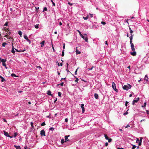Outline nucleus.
<instances>
[{"mask_svg":"<svg viewBox=\"0 0 149 149\" xmlns=\"http://www.w3.org/2000/svg\"><path fill=\"white\" fill-rule=\"evenodd\" d=\"M105 44L108 45L107 41H105Z\"/></svg>","mask_w":149,"mask_h":149,"instance_id":"obj_59","label":"nucleus"},{"mask_svg":"<svg viewBox=\"0 0 149 149\" xmlns=\"http://www.w3.org/2000/svg\"><path fill=\"white\" fill-rule=\"evenodd\" d=\"M61 92H58V95L60 97H61Z\"/></svg>","mask_w":149,"mask_h":149,"instance_id":"obj_47","label":"nucleus"},{"mask_svg":"<svg viewBox=\"0 0 149 149\" xmlns=\"http://www.w3.org/2000/svg\"><path fill=\"white\" fill-rule=\"evenodd\" d=\"M68 4H70L71 6L72 5V4H73L72 3H70V2H68Z\"/></svg>","mask_w":149,"mask_h":149,"instance_id":"obj_62","label":"nucleus"},{"mask_svg":"<svg viewBox=\"0 0 149 149\" xmlns=\"http://www.w3.org/2000/svg\"><path fill=\"white\" fill-rule=\"evenodd\" d=\"M129 29H130V34H132V33H133V31H132L130 27L129 28Z\"/></svg>","mask_w":149,"mask_h":149,"instance_id":"obj_27","label":"nucleus"},{"mask_svg":"<svg viewBox=\"0 0 149 149\" xmlns=\"http://www.w3.org/2000/svg\"><path fill=\"white\" fill-rule=\"evenodd\" d=\"M133 52H131L130 54L131 55L133 56H135L136 55V52L135 51H132Z\"/></svg>","mask_w":149,"mask_h":149,"instance_id":"obj_13","label":"nucleus"},{"mask_svg":"<svg viewBox=\"0 0 149 149\" xmlns=\"http://www.w3.org/2000/svg\"><path fill=\"white\" fill-rule=\"evenodd\" d=\"M18 34L20 35V37H22V32L21 31H19L18 32Z\"/></svg>","mask_w":149,"mask_h":149,"instance_id":"obj_23","label":"nucleus"},{"mask_svg":"<svg viewBox=\"0 0 149 149\" xmlns=\"http://www.w3.org/2000/svg\"><path fill=\"white\" fill-rule=\"evenodd\" d=\"M2 65H3V66H5V68H7V67H6V63H3Z\"/></svg>","mask_w":149,"mask_h":149,"instance_id":"obj_38","label":"nucleus"},{"mask_svg":"<svg viewBox=\"0 0 149 149\" xmlns=\"http://www.w3.org/2000/svg\"><path fill=\"white\" fill-rule=\"evenodd\" d=\"M7 45V43L6 42H4L2 43V45L3 47H5L6 45Z\"/></svg>","mask_w":149,"mask_h":149,"instance_id":"obj_28","label":"nucleus"},{"mask_svg":"<svg viewBox=\"0 0 149 149\" xmlns=\"http://www.w3.org/2000/svg\"><path fill=\"white\" fill-rule=\"evenodd\" d=\"M47 94L49 95H52L51 91L50 90H49L47 91Z\"/></svg>","mask_w":149,"mask_h":149,"instance_id":"obj_19","label":"nucleus"},{"mask_svg":"<svg viewBox=\"0 0 149 149\" xmlns=\"http://www.w3.org/2000/svg\"><path fill=\"white\" fill-rule=\"evenodd\" d=\"M8 22H6L5 23V24H4V26H8Z\"/></svg>","mask_w":149,"mask_h":149,"instance_id":"obj_50","label":"nucleus"},{"mask_svg":"<svg viewBox=\"0 0 149 149\" xmlns=\"http://www.w3.org/2000/svg\"><path fill=\"white\" fill-rule=\"evenodd\" d=\"M108 142H111L112 141V139H108Z\"/></svg>","mask_w":149,"mask_h":149,"instance_id":"obj_49","label":"nucleus"},{"mask_svg":"<svg viewBox=\"0 0 149 149\" xmlns=\"http://www.w3.org/2000/svg\"><path fill=\"white\" fill-rule=\"evenodd\" d=\"M131 44V47L132 50V51H135V49L134 48V44L132 42V43H130Z\"/></svg>","mask_w":149,"mask_h":149,"instance_id":"obj_8","label":"nucleus"},{"mask_svg":"<svg viewBox=\"0 0 149 149\" xmlns=\"http://www.w3.org/2000/svg\"><path fill=\"white\" fill-rule=\"evenodd\" d=\"M51 2H52V4H53V5L55 6V3L53 2V0H52L51 1Z\"/></svg>","mask_w":149,"mask_h":149,"instance_id":"obj_51","label":"nucleus"},{"mask_svg":"<svg viewBox=\"0 0 149 149\" xmlns=\"http://www.w3.org/2000/svg\"><path fill=\"white\" fill-rule=\"evenodd\" d=\"M139 141V146H141V145L142 140L140 139Z\"/></svg>","mask_w":149,"mask_h":149,"instance_id":"obj_32","label":"nucleus"},{"mask_svg":"<svg viewBox=\"0 0 149 149\" xmlns=\"http://www.w3.org/2000/svg\"><path fill=\"white\" fill-rule=\"evenodd\" d=\"M45 41H42L40 44H41V47H42L44 45V44H45Z\"/></svg>","mask_w":149,"mask_h":149,"instance_id":"obj_22","label":"nucleus"},{"mask_svg":"<svg viewBox=\"0 0 149 149\" xmlns=\"http://www.w3.org/2000/svg\"><path fill=\"white\" fill-rule=\"evenodd\" d=\"M54 127H50L49 130L53 131L54 130Z\"/></svg>","mask_w":149,"mask_h":149,"instance_id":"obj_44","label":"nucleus"},{"mask_svg":"<svg viewBox=\"0 0 149 149\" xmlns=\"http://www.w3.org/2000/svg\"><path fill=\"white\" fill-rule=\"evenodd\" d=\"M78 80H79L78 79V78H77L75 80V82H77V81H78Z\"/></svg>","mask_w":149,"mask_h":149,"instance_id":"obj_57","label":"nucleus"},{"mask_svg":"<svg viewBox=\"0 0 149 149\" xmlns=\"http://www.w3.org/2000/svg\"><path fill=\"white\" fill-rule=\"evenodd\" d=\"M76 54H80L81 52L80 51L77 50V49H76Z\"/></svg>","mask_w":149,"mask_h":149,"instance_id":"obj_20","label":"nucleus"},{"mask_svg":"<svg viewBox=\"0 0 149 149\" xmlns=\"http://www.w3.org/2000/svg\"><path fill=\"white\" fill-rule=\"evenodd\" d=\"M101 23L103 25H105L106 24V23L105 22H103V21L101 22Z\"/></svg>","mask_w":149,"mask_h":149,"instance_id":"obj_41","label":"nucleus"},{"mask_svg":"<svg viewBox=\"0 0 149 149\" xmlns=\"http://www.w3.org/2000/svg\"><path fill=\"white\" fill-rule=\"evenodd\" d=\"M14 146L17 149H21L20 146H17L16 145H14Z\"/></svg>","mask_w":149,"mask_h":149,"instance_id":"obj_17","label":"nucleus"},{"mask_svg":"<svg viewBox=\"0 0 149 149\" xmlns=\"http://www.w3.org/2000/svg\"><path fill=\"white\" fill-rule=\"evenodd\" d=\"M24 38L25 39H26V40H27V41L29 42V43H30L31 42V41L29 40L27 36H26V35H25L24 36Z\"/></svg>","mask_w":149,"mask_h":149,"instance_id":"obj_10","label":"nucleus"},{"mask_svg":"<svg viewBox=\"0 0 149 149\" xmlns=\"http://www.w3.org/2000/svg\"><path fill=\"white\" fill-rule=\"evenodd\" d=\"M133 36H134L132 34H131V36L130 37V43H132V40L133 37Z\"/></svg>","mask_w":149,"mask_h":149,"instance_id":"obj_12","label":"nucleus"},{"mask_svg":"<svg viewBox=\"0 0 149 149\" xmlns=\"http://www.w3.org/2000/svg\"><path fill=\"white\" fill-rule=\"evenodd\" d=\"M78 69V68L77 70H76L75 72V75H76L77 74V70Z\"/></svg>","mask_w":149,"mask_h":149,"instance_id":"obj_54","label":"nucleus"},{"mask_svg":"<svg viewBox=\"0 0 149 149\" xmlns=\"http://www.w3.org/2000/svg\"><path fill=\"white\" fill-rule=\"evenodd\" d=\"M4 31H5V32H6V33H3V34L4 35V37H6L7 38H8V35H10L11 33L10 31H9V30L8 29H6V28H4L3 29Z\"/></svg>","mask_w":149,"mask_h":149,"instance_id":"obj_1","label":"nucleus"},{"mask_svg":"<svg viewBox=\"0 0 149 149\" xmlns=\"http://www.w3.org/2000/svg\"><path fill=\"white\" fill-rule=\"evenodd\" d=\"M130 127V126L129 125H127L125 127V128H127L129 127Z\"/></svg>","mask_w":149,"mask_h":149,"instance_id":"obj_55","label":"nucleus"},{"mask_svg":"<svg viewBox=\"0 0 149 149\" xmlns=\"http://www.w3.org/2000/svg\"><path fill=\"white\" fill-rule=\"evenodd\" d=\"M31 126L33 127V123L32 122H31Z\"/></svg>","mask_w":149,"mask_h":149,"instance_id":"obj_45","label":"nucleus"},{"mask_svg":"<svg viewBox=\"0 0 149 149\" xmlns=\"http://www.w3.org/2000/svg\"><path fill=\"white\" fill-rule=\"evenodd\" d=\"M14 44L13 43L12 44V49L11 51V52L13 54H14L15 53V51L14 50L15 49V48L14 46Z\"/></svg>","mask_w":149,"mask_h":149,"instance_id":"obj_6","label":"nucleus"},{"mask_svg":"<svg viewBox=\"0 0 149 149\" xmlns=\"http://www.w3.org/2000/svg\"><path fill=\"white\" fill-rule=\"evenodd\" d=\"M47 8L46 7H45L44 8V11H47Z\"/></svg>","mask_w":149,"mask_h":149,"instance_id":"obj_52","label":"nucleus"},{"mask_svg":"<svg viewBox=\"0 0 149 149\" xmlns=\"http://www.w3.org/2000/svg\"><path fill=\"white\" fill-rule=\"evenodd\" d=\"M35 27L36 29H38L39 28V24H36L35 25Z\"/></svg>","mask_w":149,"mask_h":149,"instance_id":"obj_34","label":"nucleus"},{"mask_svg":"<svg viewBox=\"0 0 149 149\" xmlns=\"http://www.w3.org/2000/svg\"><path fill=\"white\" fill-rule=\"evenodd\" d=\"M64 139H61V143L63 144V143H64Z\"/></svg>","mask_w":149,"mask_h":149,"instance_id":"obj_42","label":"nucleus"},{"mask_svg":"<svg viewBox=\"0 0 149 149\" xmlns=\"http://www.w3.org/2000/svg\"><path fill=\"white\" fill-rule=\"evenodd\" d=\"M146 102H145L144 103L143 105L141 107H146Z\"/></svg>","mask_w":149,"mask_h":149,"instance_id":"obj_31","label":"nucleus"},{"mask_svg":"<svg viewBox=\"0 0 149 149\" xmlns=\"http://www.w3.org/2000/svg\"><path fill=\"white\" fill-rule=\"evenodd\" d=\"M64 50H63V51L62 52L61 56H64Z\"/></svg>","mask_w":149,"mask_h":149,"instance_id":"obj_40","label":"nucleus"},{"mask_svg":"<svg viewBox=\"0 0 149 149\" xmlns=\"http://www.w3.org/2000/svg\"><path fill=\"white\" fill-rule=\"evenodd\" d=\"M104 136L105 137V139H106V140H108V139H109L107 135L106 134H104Z\"/></svg>","mask_w":149,"mask_h":149,"instance_id":"obj_25","label":"nucleus"},{"mask_svg":"<svg viewBox=\"0 0 149 149\" xmlns=\"http://www.w3.org/2000/svg\"><path fill=\"white\" fill-rule=\"evenodd\" d=\"M3 132L4 133V134L5 136L8 137L10 136V135H9L8 133L7 132L5 131H3Z\"/></svg>","mask_w":149,"mask_h":149,"instance_id":"obj_14","label":"nucleus"},{"mask_svg":"<svg viewBox=\"0 0 149 149\" xmlns=\"http://www.w3.org/2000/svg\"><path fill=\"white\" fill-rule=\"evenodd\" d=\"M89 17L88 15H87L86 17H83V18L84 20H87Z\"/></svg>","mask_w":149,"mask_h":149,"instance_id":"obj_18","label":"nucleus"},{"mask_svg":"<svg viewBox=\"0 0 149 149\" xmlns=\"http://www.w3.org/2000/svg\"><path fill=\"white\" fill-rule=\"evenodd\" d=\"M118 149H124L123 148H118Z\"/></svg>","mask_w":149,"mask_h":149,"instance_id":"obj_64","label":"nucleus"},{"mask_svg":"<svg viewBox=\"0 0 149 149\" xmlns=\"http://www.w3.org/2000/svg\"><path fill=\"white\" fill-rule=\"evenodd\" d=\"M144 80L147 81H148V76L147 74L145 75Z\"/></svg>","mask_w":149,"mask_h":149,"instance_id":"obj_24","label":"nucleus"},{"mask_svg":"<svg viewBox=\"0 0 149 149\" xmlns=\"http://www.w3.org/2000/svg\"><path fill=\"white\" fill-rule=\"evenodd\" d=\"M0 78L1 79V82H3L6 81L5 79L3 77H2L1 76H0Z\"/></svg>","mask_w":149,"mask_h":149,"instance_id":"obj_21","label":"nucleus"},{"mask_svg":"<svg viewBox=\"0 0 149 149\" xmlns=\"http://www.w3.org/2000/svg\"><path fill=\"white\" fill-rule=\"evenodd\" d=\"M82 38L84 39L85 41L88 42V38L87 37V35L86 34H84V35H83V36H81Z\"/></svg>","mask_w":149,"mask_h":149,"instance_id":"obj_3","label":"nucleus"},{"mask_svg":"<svg viewBox=\"0 0 149 149\" xmlns=\"http://www.w3.org/2000/svg\"><path fill=\"white\" fill-rule=\"evenodd\" d=\"M77 31L78 32V33H79V35L80 36H83V35L81 34V32L80 31H79V30H77Z\"/></svg>","mask_w":149,"mask_h":149,"instance_id":"obj_33","label":"nucleus"},{"mask_svg":"<svg viewBox=\"0 0 149 149\" xmlns=\"http://www.w3.org/2000/svg\"><path fill=\"white\" fill-rule=\"evenodd\" d=\"M89 70H92V68H89L88 69Z\"/></svg>","mask_w":149,"mask_h":149,"instance_id":"obj_60","label":"nucleus"},{"mask_svg":"<svg viewBox=\"0 0 149 149\" xmlns=\"http://www.w3.org/2000/svg\"><path fill=\"white\" fill-rule=\"evenodd\" d=\"M40 135L41 136H45V131L44 130H43L41 131H40Z\"/></svg>","mask_w":149,"mask_h":149,"instance_id":"obj_7","label":"nucleus"},{"mask_svg":"<svg viewBox=\"0 0 149 149\" xmlns=\"http://www.w3.org/2000/svg\"><path fill=\"white\" fill-rule=\"evenodd\" d=\"M57 98H56V99L55 100H54V103H55L57 101Z\"/></svg>","mask_w":149,"mask_h":149,"instance_id":"obj_61","label":"nucleus"},{"mask_svg":"<svg viewBox=\"0 0 149 149\" xmlns=\"http://www.w3.org/2000/svg\"><path fill=\"white\" fill-rule=\"evenodd\" d=\"M25 51V49H24L22 50H18V52H24Z\"/></svg>","mask_w":149,"mask_h":149,"instance_id":"obj_43","label":"nucleus"},{"mask_svg":"<svg viewBox=\"0 0 149 149\" xmlns=\"http://www.w3.org/2000/svg\"><path fill=\"white\" fill-rule=\"evenodd\" d=\"M139 97H138L136 99L132 101V104L134 105V104L135 103L137 102L139 100Z\"/></svg>","mask_w":149,"mask_h":149,"instance_id":"obj_5","label":"nucleus"},{"mask_svg":"<svg viewBox=\"0 0 149 149\" xmlns=\"http://www.w3.org/2000/svg\"><path fill=\"white\" fill-rule=\"evenodd\" d=\"M108 143L106 142L105 143V146H108Z\"/></svg>","mask_w":149,"mask_h":149,"instance_id":"obj_56","label":"nucleus"},{"mask_svg":"<svg viewBox=\"0 0 149 149\" xmlns=\"http://www.w3.org/2000/svg\"><path fill=\"white\" fill-rule=\"evenodd\" d=\"M11 75L12 77H17L16 75L15 74H14V73H12V74H11Z\"/></svg>","mask_w":149,"mask_h":149,"instance_id":"obj_29","label":"nucleus"},{"mask_svg":"<svg viewBox=\"0 0 149 149\" xmlns=\"http://www.w3.org/2000/svg\"><path fill=\"white\" fill-rule=\"evenodd\" d=\"M131 86L129 84H127V85H125L123 86V88L124 90H125L127 91L129 89L131 88Z\"/></svg>","mask_w":149,"mask_h":149,"instance_id":"obj_2","label":"nucleus"},{"mask_svg":"<svg viewBox=\"0 0 149 149\" xmlns=\"http://www.w3.org/2000/svg\"><path fill=\"white\" fill-rule=\"evenodd\" d=\"M17 133H15L14 137H16L17 136Z\"/></svg>","mask_w":149,"mask_h":149,"instance_id":"obj_53","label":"nucleus"},{"mask_svg":"<svg viewBox=\"0 0 149 149\" xmlns=\"http://www.w3.org/2000/svg\"><path fill=\"white\" fill-rule=\"evenodd\" d=\"M146 112L147 113V114H148L149 113V111L148 110H146Z\"/></svg>","mask_w":149,"mask_h":149,"instance_id":"obj_58","label":"nucleus"},{"mask_svg":"<svg viewBox=\"0 0 149 149\" xmlns=\"http://www.w3.org/2000/svg\"><path fill=\"white\" fill-rule=\"evenodd\" d=\"M69 141V140L68 139V138H67L66 137V145L67 144L69 145V144H68V142ZM69 144H70L72 143V141H69Z\"/></svg>","mask_w":149,"mask_h":149,"instance_id":"obj_9","label":"nucleus"},{"mask_svg":"<svg viewBox=\"0 0 149 149\" xmlns=\"http://www.w3.org/2000/svg\"><path fill=\"white\" fill-rule=\"evenodd\" d=\"M58 66H62L63 65V64L62 63H58Z\"/></svg>","mask_w":149,"mask_h":149,"instance_id":"obj_35","label":"nucleus"},{"mask_svg":"<svg viewBox=\"0 0 149 149\" xmlns=\"http://www.w3.org/2000/svg\"><path fill=\"white\" fill-rule=\"evenodd\" d=\"M128 103V102H127V101H126V102H125V106L126 107H127V104Z\"/></svg>","mask_w":149,"mask_h":149,"instance_id":"obj_48","label":"nucleus"},{"mask_svg":"<svg viewBox=\"0 0 149 149\" xmlns=\"http://www.w3.org/2000/svg\"><path fill=\"white\" fill-rule=\"evenodd\" d=\"M136 146L135 145H133L132 149H134L135 148H136Z\"/></svg>","mask_w":149,"mask_h":149,"instance_id":"obj_46","label":"nucleus"},{"mask_svg":"<svg viewBox=\"0 0 149 149\" xmlns=\"http://www.w3.org/2000/svg\"><path fill=\"white\" fill-rule=\"evenodd\" d=\"M94 97L96 99H98V95L96 93H95L94 94Z\"/></svg>","mask_w":149,"mask_h":149,"instance_id":"obj_16","label":"nucleus"},{"mask_svg":"<svg viewBox=\"0 0 149 149\" xmlns=\"http://www.w3.org/2000/svg\"><path fill=\"white\" fill-rule=\"evenodd\" d=\"M45 125V122H42L41 125L42 126H43Z\"/></svg>","mask_w":149,"mask_h":149,"instance_id":"obj_37","label":"nucleus"},{"mask_svg":"<svg viewBox=\"0 0 149 149\" xmlns=\"http://www.w3.org/2000/svg\"><path fill=\"white\" fill-rule=\"evenodd\" d=\"M128 110H127V111H126L124 113V114H123L124 115H127V114H128V112L127 111Z\"/></svg>","mask_w":149,"mask_h":149,"instance_id":"obj_36","label":"nucleus"},{"mask_svg":"<svg viewBox=\"0 0 149 149\" xmlns=\"http://www.w3.org/2000/svg\"><path fill=\"white\" fill-rule=\"evenodd\" d=\"M84 104H82L81 105V107L82 109V112L83 113L85 111V109L84 107Z\"/></svg>","mask_w":149,"mask_h":149,"instance_id":"obj_11","label":"nucleus"},{"mask_svg":"<svg viewBox=\"0 0 149 149\" xmlns=\"http://www.w3.org/2000/svg\"><path fill=\"white\" fill-rule=\"evenodd\" d=\"M89 15L90 17H89L90 18H92V17H93V15L92 14L89 13Z\"/></svg>","mask_w":149,"mask_h":149,"instance_id":"obj_39","label":"nucleus"},{"mask_svg":"<svg viewBox=\"0 0 149 149\" xmlns=\"http://www.w3.org/2000/svg\"><path fill=\"white\" fill-rule=\"evenodd\" d=\"M139 138H136V143H138V144L139 145Z\"/></svg>","mask_w":149,"mask_h":149,"instance_id":"obj_30","label":"nucleus"},{"mask_svg":"<svg viewBox=\"0 0 149 149\" xmlns=\"http://www.w3.org/2000/svg\"><path fill=\"white\" fill-rule=\"evenodd\" d=\"M0 61H1L3 63H5V62L6 61V60L3 59H2L1 58H0Z\"/></svg>","mask_w":149,"mask_h":149,"instance_id":"obj_15","label":"nucleus"},{"mask_svg":"<svg viewBox=\"0 0 149 149\" xmlns=\"http://www.w3.org/2000/svg\"><path fill=\"white\" fill-rule=\"evenodd\" d=\"M62 25V23L61 22H59V25L60 26H61Z\"/></svg>","mask_w":149,"mask_h":149,"instance_id":"obj_63","label":"nucleus"},{"mask_svg":"<svg viewBox=\"0 0 149 149\" xmlns=\"http://www.w3.org/2000/svg\"><path fill=\"white\" fill-rule=\"evenodd\" d=\"M63 84H64V83L63 82H62L60 84H57L56 86H58L60 85L61 86H63Z\"/></svg>","mask_w":149,"mask_h":149,"instance_id":"obj_26","label":"nucleus"},{"mask_svg":"<svg viewBox=\"0 0 149 149\" xmlns=\"http://www.w3.org/2000/svg\"><path fill=\"white\" fill-rule=\"evenodd\" d=\"M112 87L113 89L116 92H118V90L116 88V85L114 82L112 83Z\"/></svg>","mask_w":149,"mask_h":149,"instance_id":"obj_4","label":"nucleus"}]
</instances>
